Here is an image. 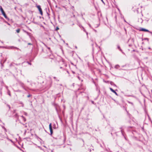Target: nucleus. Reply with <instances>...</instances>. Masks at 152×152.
I'll return each mask as SVG.
<instances>
[{
    "instance_id": "nucleus-1",
    "label": "nucleus",
    "mask_w": 152,
    "mask_h": 152,
    "mask_svg": "<svg viewBox=\"0 0 152 152\" xmlns=\"http://www.w3.org/2000/svg\"><path fill=\"white\" fill-rule=\"evenodd\" d=\"M0 10L1 12L2 13V14H3V16H4L5 18H7V16L6 15L5 12H4L3 9H2V8L1 6H0Z\"/></svg>"
},
{
    "instance_id": "nucleus-2",
    "label": "nucleus",
    "mask_w": 152,
    "mask_h": 152,
    "mask_svg": "<svg viewBox=\"0 0 152 152\" xmlns=\"http://www.w3.org/2000/svg\"><path fill=\"white\" fill-rule=\"evenodd\" d=\"M37 8L38 9L39 11L40 14L41 15H42L43 12L42 11V9L41 8L40 6V5H37Z\"/></svg>"
},
{
    "instance_id": "nucleus-3",
    "label": "nucleus",
    "mask_w": 152,
    "mask_h": 152,
    "mask_svg": "<svg viewBox=\"0 0 152 152\" xmlns=\"http://www.w3.org/2000/svg\"><path fill=\"white\" fill-rule=\"evenodd\" d=\"M140 30L141 31H146V32H149V31L148 30L145 29V28H141Z\"/></svg>"
},
{
    "instance_id": "nucleus-4",
    "label": "nucleus",
    "mask_w": 152,
    "mask_h": 152,
    "mask_svg": "<svg viewBox=\"0 0 152 152\" xmlns=\"http://www.w3.org/2000/svg\"><path fill=\"white\" fill-rule=\"evenodd\" d=\"M110 89L111 91L115 93V95H116L117 96H118L117 93L112 88H110Z\"/></svg>"
},
{
    "instance_id": "nucleus-5",
    "label": "nucleus",
    "mask_w": 152,
    "mask_h": 152,
    "mask_svg": "<svg viewBox=\"0 0 152 152\" xmlns=\"http://www.w3.org/2000/svg\"><path fill=\"white\" fill-rule=\"evenodd\" d=\"M21 117L22 118L23 121L25 122L26 121V119L25 118L23 115L21 116Z\"/></svg>"
},
{
    "instance_id": "nucleus-6",
    "label": "nucleus",
    "mask_w": 152,
    "mask_h": 152,
    "mask_svg": "<svg viewBox=\"0 0 152 152\" xmlns=\"http://www.w3.org/2000/svg\"><path fill=\"white\" fill-rule=\"evenodd\" d=\"M15 116V117L17 118H18L19 116L16 113Z\"/></svg>"
},
{
    "instance_id": "nucleus-7",
    "label": "nucleus",
    "mask_w": 152,
    "mask_h": 152,
    "mask_svg": "<svg viewBox=\"0 0 152 152\" xmlns=\"http://www.w3.org/2000/svg\"><path fill=\"white\" fill-rule=\"evenodd\" d=\"M20 29H18L16 30V31L17 33H18L20 32Z\"/></svg>"
},
{
    "instance_id": "nucleus-8",
    "label": "nucleus",
    "mask_w": 152,
    "mask_h": 152,
    "mask_svg": "<svg viewBox=\"0 0 152 152\" xmlns=\"http://www.w3.org/2000/svg\"><path fill=\"white\" fill-rule=\"evenodd\" d=\"M54 79H55V80H57V81H59V80H58L57 79L56 77H53Z\"/></svg>"
},
{
    "instance_id": "nucleus-9",
    "label": "nucleus",
    "mask_w": 152,
    "mask_h": 152,
    "mask_svg": "<svg viewBox=\"0 0 152 152\" xmlns=\"http://www.w3.org/2000/svg\"><path fill=\"white\" fill-rule=\"evenodd\" d=\"M53 133V130H51L50 131V135H51Z\"/></svg>"
},
{
    "instance_id": "nucleus-10",
    "label": "nucleus",
    "mask_w": 152,
    "mask_h": 152,
    "mask_svg": "<svg viewBox=\"0 0 152 152\" xmlns=\"http://www.w3.org/2000/svg\"><path fill=\"white\" fill-rule=\"evenodd\" d=\"M118 49H119L121 51V49L120 47V46H118Z\"/></svg>"
},
{
    "instance_id": "nucleus-11",
    "label": "nucleus",
    "mask_w": 152,
    "mask_h": 152,
    "mask_svg": "<svg viewBox=\"0 0 152 152\" xmlns=\"http://www.w3.org/2000/svg\"><path fill=\"white\" fill-rule=\"evenodd\" d=\"M24 115H25L26 116H27L28 115L27 113L25 112H24Z\"/></svg>"
},
{
    "instance_id": "nucleus-12",
    "label": "nucleus",
    "mask_w": 152,
    "mask_h": 152,
    "mask_svg": "<svg viewBox=\"0 0 152 152\" xmlns=\"http://www.w3.org/2000/svg\"><path fill=\"white\" fill-rule=\"evenodd\" d=\"M8 94H9L10 96H11L10 93V91H9V90H8Z\"/></svg>"
},
{
    "instance_id": "nucleus-13",
    "label": "nucleus",
    "mask_w": 152,
    "mask_h": 152,
    "mask_svg": "<svg viewBox=\"0 0 152 152\" xmlns=\"http://www.w3.org/2000/svg\"><path fill=\"white\" fill-rule=\"evenodd\" d=\"M49 128H51L52 127L51 124V123H50V124L49 125Z\"/></svg>"
},
{
    "instance_id": "nucleus-14",
    "label": "nucleus",
    "mask_w": 152,
    "mask_h": 152,
    "mask_svg": "<svg viewBox=\"0 0 152 152\" xmlns=\"http://www.w3.org/2000/svg\"><path fill=\"white\" fill-rule=\"evenodd\" d=\"M82 28H83V31H84V32H86V30L84 29V27H82Z\"/></svg>"
},
{
    "instance_id": "nucleus-15",
    "label": "nucleus",
    "mask_w": 152,
    "mask_h": 152,
    "mask_svg": "<svg viewBox=\"0 0 152 152\" xmlns=\"http://www.w3.org/2000/svg\"><path fill=\"white\" fill-rule=\"evenodd\" d=\"M118 66H119L118 65H116L115 66V68H118L117 67H118Z\"/></svg>"
},
{
    "instance_id": "nucleus-16",
    "label": "nucleus",
    "mask_w": 152,
    "mask_h": 152,
    "mask_svg": "<svg viewBox=\"0 0 152 152\" xmlns=\"http://www.w3.org/2000/svg\"><path fill=\"white\" fill-rule=\"evenodd\" d=\"M20 104H22V107H23L24 106V104H23V103H22V102H20Z\"/></svg>"
},
{
    "instance_id": "nucleus-17",
    "label": "nucleus",
    "mask_w": 152,
    "mask_h": 152,
    "mask_svg": "<svg viewBox=\"0 0 152 152\" xmlns=\"http://www.w3.org/2000/svg\"><path fill=\"white\" fill-rule=\"evenodd\" d=\"M27 63L28 64L30 65H31V64L30 63H29V62L28 61H27Z\"/></svg>"
},
{
    "instance_id": "nucleus-18",
    "label": "nucleus",
    "mask_w": 152,
    "mask_h": 152,
    "mask_svg": "<svg viewBox=\"0 0 152 152\" xmlns=\"http://www.w3.org/2000/svg\"><path fill=\"white\" fill-rule=\"evenodd\" d=\"M49 129H50V131H51V130H53L52 127L49 128Z\"/></svg>"
},
{
    "instance_id": "nucleus-19",
    "label": "nucleus",
    "mask_w": 152,
    "mask_h": 152,
    "mask_svg": "<svg viewBox=\"0 0 152 152\" xmlns=\"http://www.w3.org/2000/svg\"><path fill=\"white\" fill-rule=\"evenodd\" d=\"M38 147L40 149H42L41 147H40L39 146H38Z\"/></svg>"
},
{
    "instance_id": "nucleus-20",
    "label": "nucleus",
    "mask_w": 152,
    "mask_h": 152,
    "mask_svg": "<svg viewBox=\"0 0 152 152\" xmlns=\"http://www.w3.org/2000/svg\"><path fill=\"white\" fill-rule=\"evenodd\" d=\"M28 45H31L32 44H31V43H29L28 44Z\"/></svg>"
},
{
    "instance_id": "nucleus-21",
    "label": "nucleus",
    "mask_w": 152,
    "mask_h": 152,
    "mask_svg": "<svg viewBox=\"0 0 152 152\" xmlns=\"http://www.w3.org/2000/svg\"><path fill=\"white\" fill-rule=\"evenodd\" d=\"M91 102H92V104H94V102L93 101H91Z\"/></svg>"
},
{
    "instance_id": "nucleus-22",
    "label": "nucleus",
    "mask_w": 152,
    "mask_h": 152,
    "mask_svg": "<svg viewBox=\"0 0 152 152\" xmlns=\"http://www.w3.org/2000/svg\"><path fill=\"white\" fill-rule=\"evenodd\" d=\"M148 32L152 35V32L149 31V32Z\"/></svg>"
},
{
    "instance_id": "nucleus-23",
    "label": "nucleus",
    "mask_w": 152,
    "mask_h": 152,
    "mask_svg": "<svg viewBox=\"0 0 152 152\" xmlns=\"http://www.w3.org/2000/svg\"><path fill=\"white\" fill-rule=\"evenodd\" d=\"M7 106L9 107V109L10 108V106L9 105H7Z\"/></svg>"
},
{
    "instance_id": "nucleus-24",
    "label": "nucleus",
    "mask_w": 152,
    "mask_h": 152,
    "mask_svg": "<svg viewBox=\"0 0 152 152\" xmlns=\"http://www.w3.org/2000/svg\"><path fill=\"white\" fill-rule=\"evenodd\" d=\"M6 88L7 89V90H8V86H6Z\"/></svg>"
},
{
    "instance_id": "nucleus-25",
    "label": "nucleus",
    "mask_w": 152,
    "mask_h": 152,
    "mask_svg": "<svg viewBox=\"0 0 152 152\" xmlns=\"http://www.w3.org/2000/svg\"><path fill=\"white\" fill-rule=\"evenodd\" d=\"M30 96H31V95H28L27 96V97H30Z\"/></svg>"
},
{
    "instance_id": "nucleus-26",
    "label": "nucleus",
    "mask_w": 152,
    "mask_h": 152,
    "mask_svg": "<svg viewBox=\"0 0 152 152\" xmlns=\"http://www.w3.org/2000/svg\"><path fill=\"white\" fill-rule=\"evenodd\" d=\"M77 77L78 78V79L79 80H80V77L79 76H78Z\"/></svg>"
},
{
    "instance_id": "nucleus-27",
    "label": "nucleus",
    "mask_w": 152,
    "mask_h": 152,
    "mask_svg": "<svg viewBox=\"0 0 152 152\" xmlns=\"http://www.w3.org/2000/svg\"><path fill=\"white\" fill-rule=\"evenodd\" d=\"M58 29H59V28H58V27H57L56 28V30H58Z\"/></svg>"
},
{
    "instance_id": "nucleus-28",
    "label": "nucleus",
    "mask_w": 152,
    "mask_h": 152,
    "mask_svg": "<svg viewBox=\"0 0 152 152\" xmlns=\"http://www.w3.org/2000/svg\"><path fill=\"white\" fill-rule=\"evenodd\" d=\"M94 30L96 32H97V31L96 30L94 29Z\"/></svg>"
},
{
    "instance_id": "nucleus-29",
    "label": "nucleus",
    "mask_w": 152,
    "mask_h": 152,
    "mask_svg": "<svg viewBox=\"0 0 152 152\" xmlns=\"http://www.w3.org/2000/svg\"><path fill=\"white\" fill-rule=\"evenodd\" d=\"M72 73H73V74H75V72L74 71H72Z\"/></svg>"
},
{
    "instance_id": "nucleus-30",
    "label": "nucleus",
    "mask_w": 152,
    "mask_h": 152,
    "mask_svg": "<svg viewBox=\"0 0 152 152\" xmlns=\"http://www.w3.org/2000/svg\"><path fill=\"white\" fill-rule=\"evenodd\" d=\"M86 34L87 35H88V33L87 32H86Z\"/></svg>"
},
{
    "instance_id": "nucleus-31",
    "label": "nucleus",
    "mask_w": 152,
    "mask_h": 152,
    "mask_svg": "<svg viewBox=\"0 0 152 152\" xmlns=\"http://www.w3.org/2000/svg\"><path fill=\"white\" fill-rule=\"evenodd\" d=\"M102 1V2L104 3V2L103 1V0H101Z\"/></svg>"
},
{
    "instance_id": "nucleus-32",
    "label": "nucleus",
    "mask_w": 152,
    "mask_h": 152,
    "mask_svg": "<svg viewBox=\"0 0 152 152\" xmlns=\"http://www.w3.org/2000/svg\"><path fill=\"white\" fill-rule=\"evenodd\" d=\"M48 48L49 49V50H50V48H49V47H48Z\"/></svg>"
},
{
    "instance_id": "nucleus-33",
    "label": "nucleus",
    "mask_w": 152,
    "mask_h": 152,
    "mask_svg": "<svg viewBox=\"0 0 152 152\" xmlns=\"http://www.w3.org/2000/svg\"><path fill=\"white\" fill-rule=\"evenodd\" d=\"M89 25L90 27H91V25L90 24H89Z\"/></svg>"
},
{
    "instance_id": "nucleus-34",
    "label": "nucleus",
    "mask_w": 152,
    "mask_h": 152,
    "mask_svg": "<svg viewBox=\"0 0 152 152\" xmlns=\"http://www.w3.org/2000/svg\"><path fill=\"white\" fill-rule=\"evenodd\" d=\"M91 149H90V152H91Z\"/></svg>"
},
{
    "instance_id": "nucleus-35",
    "label": "nucleus",
    "mask_w": 152,
    "mask_h": 152,
    "mask_svg": "<svg viewBox=\"0 0 152 152\" xmlns=\"http://www.w3.org/2000/svg\"><path fill=\"white\" fill-rule=\"evenodd\" d=\"M67 73H68V74L69 73L68 71H67Z\"/></svg>"
},
{
    "instance_id": "nucleus-36",
    "label": "nucleus",
    "mask_w": 152,
    "mask_h": 152,
    "mask_svg": "<svg viewBox=\"0 0 152 152\" xmlns=\"http://www.w3.org/2000/svg\"><path fill=\"white\" fill-rule=\"evenodd\" d=\"M7 24H8V25H10V24L9 23H8Z\"/></svg>"
},
{
    "instance_id": "nucleus-37",
    "label": "nucleus",
    "mask_w": 152,
    "mask_h": 152,
    "mask_svg": "<svg viewBox=\"0 0 152 152\" xmlns=\"http://www.w3.org/2000/svg\"><path fill=\"white\" fill-rule=\"evenodd\" d=\"M121 132L122 133V130H121Z\"/></svg>"
},
{
    "instance_id": "nucleus-38",
    "label": "nucleus",
    "mask_w": 152,
    "mask_h": 152,
    "mask_svg": "<svg viewBox=\"0 0 152 152\" xmlns=\"http://www.w3.org/2000/svg\"><path fill=\"white\" fill-rule=\"evenodd\" d=\"M16 110H14V112H15V111Z\"/></svg>"
},
{
    "instance_id": "nucleus-39",
    "label": "nucleus",
    "mask_w": 152,
    "mask_h": 152,
    "mask_svg": "<svg viewBox=\"0 0 152 152\" xmlns=\"http://www.w3.org/2000/svg\"><path fill=\"white\" fill-rule=\"evenodd\" d=\"M16 48V49H18V48Z\"/></svg>"
},
{
    "instance_id": "nucleus-40",
    "label": "nucleus",
    "mask_w": 152,
    "mask_h": 152,
    "mask_svg": "<svg viewBox=\"0 0 152 152\" xmlns=\"http://www.w3.org/2000/svg\"><path fill=\"white\" fill-rule=\"evenodd\" d=\"M44 147L45 148H46V146H44Z\"/></svg>"
}]
</instances>
